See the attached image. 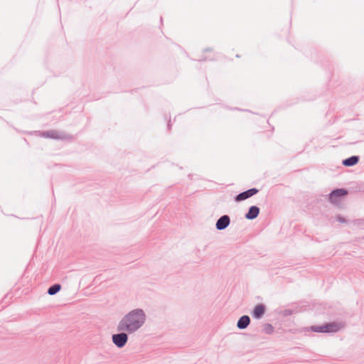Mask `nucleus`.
<instances>
[{
  "mask_svg": "<svg viewBox=\"0 0 364 364\" xmlns=\"http://www.w3.org/2000/svg\"><path fill=\"white\" fill-rule=\"evenodd\" d=\"M146 319V314L142 309H132L120 319L117 326V331L134 333L144 326Z\"/></svg>",
  "mask_w": 364,
  "mask_h": 364,
  "instance_id": "nucleus-1",
  "label": "nucleus"
},
{
  "mask_svg": "<svg viewBox=\"0 0 364 364\" xmlns=\"http://www.w3.org/2000/svg\"><path fill=\"white\" fill-rule=\"evenodd\" d=\"M127 332H120L119 333L112 335V339L113 343L118 348H122L128 341Z\"/></svg>",
  "mask_w": 364,
  "mask_h": 364,
  "instance_id": "nucleus-2",
  "label": "nucleus"
},
{
  "mask_svg": "<svg viewBox=\"0 0 364 364\" xmlns=\"http://www.w3.org/2000/svg\"><path fill=\"white\" fill-rule=\"evenodd\" d=\"M326 324V333H336L344 327L341 322H332Z\"/></svg>",
  "mask_w": 364,
  "mask_h": 364,
  "instance_id": "nucleus-3",
  "label": "nucleus"
},
{
  "mask_svg": "<svg viewBox=\"0 0 364 364\" xmlns=\"http://www.w3.org/2000/svg\"><path fill=\"white\" fill-rule=\"evenodd\" d=\"M258 192V190L256 188H251L246 191H244L240 194H238L235 198L237 201H241L243 200H245L255 194H256Z\"/></svg>",
  "mask_w": 364,
  "mask_h": 364,
  "instance_id": "nucleus-4",
  "label": "nucleus"
},
{
  "mask_svg": "<svg viewBox=\"0 0 364 364\" xmlns=\"http://www.w3.org/2000/svg\"><path fill=\"white\" fill-rule=\"evenodd\" d=\"M347 194V191L344 189H336L331 192L329 196L330 200L333 203H337L338 201V198L344 196Z\"/></svg>",
  "mask_w": 364,
  "mask_h": 364,
  "instance_id": "nucleus-5",
  "label": "nucleus"
},
{
  "mask_svg": "<svg viewBox=\"0 0 364 364\" xmlns=\"http://www.w3.org/2000/svg\"><path fill=\"white\" fill-rule=\"evenodd\" d=\"M230 220L229 216L223 215L216 223V228L219 230L225 229L230 224Z\"/></svg>",
  "mask_w": 364,
  "mask_h": 364,
  "instance_id": "nucleus-6",
  "label": "nucleus"
},
{
  "mask_svg": "<svg viewBox=\"0 0 364 364\" xmlns=\"http://www.w3.org/2000/svg\"><path fill=\"white\" fill-rule=\"evenodd\" d=\"M265 307L262 304L257 305L253 311L252 316L255 318H260L264 314Z\"/></svg>",
  "mask_w": 364,
  "mask_h": 364,
  "instance_id": "nucleus-7",
  "label": "nucleus"
},
{
  "mask_svg": "<svg viewBox=\"0 0 364 364\" xmlns=\"http://www.w3.org/2000/svg\"><path fill=\"white\" fill-rule=\"evenodd\" d=\"M250 319L248 316H242L237 321V326L240 329L246 328L250 324Z\"/></svg>",
  "mask_w": 364,
  "mask_h": 364,
  "instance_id": "nucleus-8",
  "label": "nucleus"
},
{
  "mask_svg": "<svg viewBox=\"0 0 364 364\" xmlns=\"http://www.w3.org/2000/svg\"><path fill=\"white\" fill-rule=\"evenodd\" d=\"M259 213V208L257 206H252L249 209L248 213L245 215L246 218L249 220L255 219L257 217Z\"/></svg>",
  "mask_w": 364,
  "mask_h": 364,
  "instance_id": "nucleus-9",
  "label": "nucleus"
},
{
  "mask_svg": "<svg viewBox=\"0 0 364 364\" xmlns=\"http://www.w3.org/2000/svg\"><path fill=\"white\" fill-rule=\"evenodd\" d=\"M43 136L45 137L52 138V139H63L64 136L62 134L59 133L56 131H48L46 132L43 134Z\"/></svg>",
  "mask_w": 364,
  "mask_h": 364,
  "instance_id": "nucleus-10",
  "label": "nucleus"
},
{
  "mask_svg": "<svg viewBox=\"0 0 364 364\" xmlns=\"http://www.w3.org/2000/svg\"><path fill=\"white\" fill-rule=\"evenodd\" d=\"M358 160H359V159L358 156H353L348 159H345L343 161V164L346 166H351L356 164L358 163Z\"/></svg>",
  "mask_w": 364,
  "mask_h": 364,
  "instance_id": "nucleus-11",
  "label": "nucleus"
},
{
  "mask_svg": "<svg viewBox=\"0 0 364 364\" xmlns=\"http://www.w3.org/2000/svg\"><path fill=\"white\" fill-rule=\"evenodd\" d=\"M60 289H61V285L59 284H55L51 286L48 289V294L49 295H54V294H57Z\"/></svg>",
  "mask_w": 364,
  "mask_h": 364,
  "instance_id": "nucleus-12",
  "label": "nucleus"
},
{
  "mask_svg": "<svg viewBox=\"0 0 364 364\" xmlns=\"http://www.w3.org/2000/svg\"><path fill=\"white\" fill-rule=\"evenodd\" d=\"M311 328L314 332L326 333V324L321 326H312Z\"/></svg>",
  "mask_w": 364,
  "mask_h": 364,
  "instance_id": "nucleus-13",
  "label": "nucleus"
},
{
  "mask_svg": "<svg viewBox=\"0 0 364 364\" xmlns=\"http://www.w3.org/2000/svg\"><path fill=\"white\" fill-rule=\"evenodd\" d=\"M264 331L268 333V334H271L273 333L274 331V328L272 327V325L270 324H267L265 325L264 326Z\"/></svg>",
  "mask_w": 364,
  "mask_h": 364,
  "instance_id": "nucleus-14",
  "label": "nucleus"
},
{
  "mask_svg": "<svg viewBox=\"0 0 364 364\" xmlns=\"http://www.w3.org/2000/svg\"><path fill=\"white\" fill-rule=\"evenodd\" d=\"M337 220L339 222H341V223H345L346 222L345 219L343 218H342L341 216H338L337 217Z\"/></svg>",
  "mask_w": 364,
  "mask_h": 364,
  "instance_id": "nucleus-15",
  "label": "nucleus"
}]
</instances>
